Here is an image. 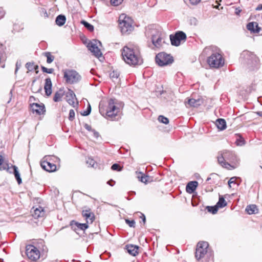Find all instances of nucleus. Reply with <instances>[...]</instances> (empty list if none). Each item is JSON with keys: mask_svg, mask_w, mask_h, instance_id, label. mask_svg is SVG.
<instances>
[{"mask_svg": "<svg viewBox=\"0 0 262 262\" xmlns=\"http://www.w3.org/2000/svg\"><path fill=\"white\" fill-rule=\"evenodd\" d=\"M26 67L29 71H32L33 70L38 69V66L34 65L33 63L27 62L26 64Z\"/></svg>", "mask_w": 262, "mask_h": 262, "instance_id": "nucleus-34", "label": "nucleus"}, {"mask_svg": "<svg viewBox=\"0 0 262 262\" xmlns=\"http://www.w3.org/2000/svg\"><path fill=\"white\" fill-rule=\"evenodd\" d=\"M26 253L27 257L33 261H36L40 257L39 251L33 245H28L26 246Z\"/></svg>", "mask_w": 262, "mask_h": 262, "instance_id": "nucleus-9", "label": "nucleus"}, {"mask_svg": "<svg viewBox=\"0 0 262 262\" xmlns=\"http://www.w3.org/2000/svg\"><path fill=\"white\" fill-rule=\"evenodd\" d=\"M206 209L208 212H211L212 214H215L217 213L219 208L215 205L214 206H207Z\"/></svg>", "mask_w": 262, "mask_h": 262, "instance_id": "nucleus-35", "label": "nucleus"}, {"mask_svg": "<svg viewBox=\"0 0 262 262\" xmlns=\"http://www.w3.org/2000/svg\"><path fill=\"white\" fill-rule=\"evenodd\" d=\"M87 110H90V112H91V106L90 105L89 106V107H88Z\"/></svg>", "mask_w": 262, "mask_h": 262, "instance_id": "nucleus-58", "label": "nucleus"}, {"mask_svg": "<svg viewBox=\"0 0 262 262\" xmlns=\"http://www.w3.org/2000/svg\"><path fill=\"white\" fill-rule=\"evenodd\" d=\"M198 185V183L197 181H190L189 182L186 187V191L189 193H193Z\"/></svg>", "mask_w": 262, "mask_h": 262, "instance_id": "nucleus-24", "label": "nucleus"}, {"mask_svg": "<svg viewBox=\"0 0 262 262\" xmlns=\"http://www.w3.org/2000/svg\"><path fill=\"white\" fill-rule=\"evenodd\" d=\"M214 177L217 178V176L216 174H211L210 175V176L207 179L206 182H208V183H210V184H211V183H213V184L215 183V182L214 181H213L212 182H209V181L212 179V178L213 179V180L214 179V178H213Z\"/></svg>", "mask_w": 262, "mask_h": 262, "instance_id": "nucleus-43", "label": "nucleus"}, {"mask_svg": "<svg viewBox=\"0 0 262 262\" xmlns=\"http://www.w3.org/2000/svg\"><path fill=\"white\" fill-rule=\"evenodd\" d=\"M41 70L43 72L51 74L54 72V69L52 68L48 69L43 66H41Z\"/></svg>", "mask_w": 262, "mask_h": 262, "instance_id": "nucleus-39", "label": "nucleus"}, {"mask_svg": "<svg viewBox=\"0 0 262 262\" xmlns=\"http://www.w3.org/2000/svg\"><path fill=\"white\" fill-rule=\"evenodd\" d=\"M236 143L237 145H243L244 144V140L240 137L239 139H237Z\"/></svg>", "mask_w": 262, "mask_h": 262, "instance_id": "nucleus-45", "label": "nucleus"}, {"mask_svg": "<svg viewBox=\"0 0 262 262\" xmlns=\"http://www.w3.org/2000/svg\"><path fill=\"white\" fill-rule=\"evenodd\" d=\"M156 62L161 67L171 64L173 62V58L170 55L165 52L159 53L155 58Z\"/></svg>", "mask_w": 262, "mask_h": 262, "instance_id": "nucleus-6", "label": "nucleus"}, {"mask_svg": "<svg viewBox=\"0 0 262 262\" xmlns=\"http://www.w3.org/2000/svg\"><path fill=\"white\" fill-rule=\"evenodd\" d=\"M242 11V9L240 7H236L235 8V14L239 16L241 12Z\"/></svg>", "mask_w": 262, "mask_h": 262, "instance_id": "nucleus-46", "label": "nucleus"}, {"mask_svg": "<svg viewBox=\"0 0 262 262\" xmlns=\"http://www.w3.org/2000/svg\"><path fill=\"white\" fill-rule=\"evenodd\" d=\"M75 110H71L69 112V117H68L70 121H73L75 118Z\"/></svg>", "mask_w": 262, "mask_h": 262, "instance_id": "nucleus-40", "label": "nucleus"}, {"mask_svg": "<svg viewBox=\"0 0 262 262\" xmlns=\"http://www.w3.org/2000/svg\"><path fill=\"white\" fill-rule=\"evenodd\" d=\"M170 39L172 45L178 46L180 45L181 41L186 40V35L182 31H178L174 35H170Z\"/></svg>", "mask_w": 262, "mask_h": 262, "instance_id": "nucleus-11", "label": "nucleus"}, {"mask_svg": "<svg viewBox=\"0 0 262 262\" xmlns=\"http://www.w3.org/2000/svg\"><path fill=\"white\" fill-rule=\"evenodd\" d=\"M121 55L124 61L129 65L135 66L143 63L139 48L130 43L122 49Z\"/></svg>", "mask_w": 262, "mask_h": 262, "instance_id": "nucleus-2", "label": "nucleus"}, {"mask_svg": "<svg viewBox=\"0 0 262 262\" xmlns=\"http://www.w3.org/2000/svg\"><path fill=\"white\" fill-rule=\"evenodd\" d=\"M138 180L142 183L147 184L152 181V178L141 172H136Z\"/></svg>", "mask_w": 262, "mask_h": 262, "instance_id": "nucleus-17", "label": "nucleus"}, {"mask_svg": "<svg viewBox=\"0 0 262 262\" xmlns=\"http://www.w3.org/2000/svg\"><path fill=\"white\" fill-rule=\"evenodd\" d=\"M52 83L51 80L50 78H47L45 79V83L44 85V89L47 96H49L51 95Z\"/></svg>", "mask_w": 262, "mask_h": 262, "instance_id": "nucleus-19", "label": "nucleus"}, {"mask_svg": "<svg viewBox=\"0 0 262 262\" xmlns=\"http://www.w3.org/2000/svg\"><path fill=\"white\" fill-rule=\"evenodd\" d=\"M90 110H86L85 111H84L82 113H81V115L83 116H88L90 114Z\"/></svg>", "mask_w": 262, "mask_h": 262, "instance_id": "nucleus-52", "label": "nucleus"}, {"mask_svg": "<svg viewBox=\"0 0 262 262\" xmlns=\"http://www.w3.org/2000/svg\"><path fill=\"white\" fill-rule=\"evenodd\" d=\"M217 158L218 163L223 167L228 170H232L236 168V166L229 163L236 160L235 155L232 151L227 150L221 151L219 152Z\"/></svg>", "mask_w": 262, "mask_h": 262, "instance_id": "nucleus-3", "label": "nucleus"}, {"mask_svg": "<svg viewBox=\"0 0 262 262\" xmlns=\"http://www.w3.org/2000/svg\"><path fill=\"white\" fill-rule=\"evenodd\" d=\"M202 102V101L200 99H188L187 103H186V106L187 107H197L201 105Z\"/></svg>", "mask_w": 262, "mask_h": 262, "instance_id": "nucleus-20", "label": "nucleus"}, {"mask_svg": "<svg viewBox=\"0 0 262 262\" xmlns=\"http://www.w3.org/2000/svg\"><path fill=\"white\" fill-rule=\"evenodd\" d=\"M5 12L4 9L2 8H0V19L2 18L5 15Z\"/></svg>", "mask_w": 262, "mask_h": 262, "instance_id": "nucleus-47", "label": "nucleus"}, {"mask_svg": "<svg viewBox=\"0 0 262 262\" xmlns=\"http://www.w3.org/2000/svg\"><path fill=\"white\" fill-rule=\"evenodd\" d=\"M31 107L33 113H35L37 115H41L45 112V107L43 105H39L37 103H33L31 105Z\"/></svg>", "mask_w": 262, "mask_h": 262, "instance_id": "nucleus-18", "label": "nucleus"}, {"mask_svg": "<svg viewBox=\"0 0 262 262\" xmlns=\"http://www.w3.org/2000/svg\"><path fill=\"white\" fill-rule=\"evenodd\" d=\"M215 8L217 9L219 8V6H216L215 7H214Z\"/></svg>", "mask_w": 262, "mask_h": 262, "instance_id": "nucleus-61", "label": "nucleus"}, {"mask_svg": "<svg viewBox=\"0 0 262 262\" xmlns=\"http://www.w3.org/2000/svg\"><path fill=\"white\" fill-rule=\"evenodd\" d=\"M150 34L151 35L152 42L153 45L158 48H160L162 46L164 42L162 32L156 28L154 25L149 27Z\"/></svg>", "mask_w": 262, "mask_h": 262, "instance_id": "nucleus-5", "label": "nucleus"}, {"mask_svg": "<svg viewBox=\"0 0 262 262\" xmlns=\"http://www.w3.org/2000/svg\"><path fill=\"white\" fill-rule=\"evenodd\" d=\"M55 21L58 26H61L66 22V16L63 15H59L56 17Z\"/></svg>", "mask_w": 262, "mask_h": 262, "instance_id": "nucleus-31", "label": "nucleus"}, {"mask_svg": "<svg viewBox=\"0 0 262 262\" xmlns=\"http://www.w3.org/2000/svg\"><path fill=\"white\" fill-rule=\"evenodd\" d=\"M158 120L159 122L165 124H167L169 123L168 119L162 115H160L159 116Z\"/></svg>", "mask_w": 262, "mask_h": 262, "instance_id": "nucleus-37", "label": "nucleus"}, {"mask_svg": "<svg viewBox=\"0 0 262 262\" xmlns=\"http://www.w3.org/2000/svg\"><path fill=\"white\" fill-rule=\"evenodd\" d=\"M126 249L130 255L136 256L139 253V247L134 245H128L126 246Z\"/></svg>", "mask_w": 262, "mask_h": 262, "instance_id": "nucleus-23", "label": "nucleus"}, {"mask_svg": "<svg viewBox=\"0 0 262 262\" xmlns=\"http://www.w3.org/2000/svg\"><path fill=\"white\" fill-rule=\"evenodd\" d=\"M136 214L138 215L142 219V220L143 222V224H145V222H146V218H145V216L144 215V214L141 212H137Z\"/></svg>", "mask_w": 262, "mask_h": 262, "instance_id": "nucleus-44", "label": "nucleus"}, {"mask_svg": "<svg viewBox=\"0 0 262 262\" xmlns=\"http://www.w3.org/2000/svg\"><path fill=\"white\" fill-rule=\"evenodd\" d=\"M45 214V211L43 208L41 207H39L38 208H36L34 210V212L32 213V216L35 219H40L43 217Z\"/></svg>", "mask_w": 262, "mask_h": 262, "instance_id": "nucleus-21", "label": "nucleus"}, {"mask_svg": "<svg viewBox=\"0 0 262 262\" xmlns=\"http://www.w3.org/2000/svg\"><path fill=\"white\" fill-rule=\"evenodd\" d=\"M64 92L62 90H60L56 92L54 96L53 100L55 102H58L61 100V98L64 95Z\"/></svg>", "mask_w": 262, "mask_h": 262, "instance_id": "nucleus-30", "label": "nucleus"}, {"mask_svg": "<svg viewBox=\"0 0 262 262\" xmlns=\"http://www.w3.org/2000/svg\"><path fill=\"white\" fill-rule=\"evenodd\" d=\"M247 29L253 33H258L260 28L258 27L256 22H250L247 25Z\"/></svg>", "mask_w": 262, "mask_h": 262, "instance_id": "nucleus-22", "label": "nucleus"}, {"mask_svg": "<svg viewBox=\"0 0 262 262\" xmlns=\"http://www.w3.org/2000/svg\"><path fill=\"white\" fill-rule=\"evenodd\" d=\"M67 101L77 111L78 106V101L74 93L70 89L67 92Z\"/></svg>", "mask_w": 262, "mask_h": 262, "instance_id": "nucleus-13", "label": "nucleus"}, {"mask_svg": "<svg viewBox=\"0 0 262 262\" xmlns=\"http://www.w3.org/2000/svg\"><path fill=\"white\" fill-rule=\"evenodd\" d=\"M40 166L43 169L49 172H54L56 170L57 167L55 163H49L41 161Z\"/></svg>", "mask_w": 262, "mask_h": 262, "instance_id": "nucleus-16", "label": "nucleus"}, {"mask_svg": "<svg viewBox=\"0 0 262 262\" xmlns=\"http://www.w3.org/2000/svg\"><path fill=\"white\" fill-rule=\"evenodd\" d=\"M63 78H66V71H63Z\"/></svg>", "mask_w": 262, "mask_h": 262, "instance_id": "nucleus-57", "label": "nucleus"}, {"mask_svg": "<svg viewBox=\"0 0 262 262\" xmlns=\"http://www.w3.org/2000/svg\"><path fill=\"white\" fill-rule=\"evenodd\" d=\"M110 76H111V77L112 78H117L118 77V74L117 73H115L114 72H113V73H111Z\"/></svg>", "mask_w": 262, "mask_h": 262, "instance_id": "nucleus-51", "label": "nucleus"}, {"mask_svg": "<svg viewBox=\"0 0 262 262\" xmlns=\"http://www.w3.org/2000/svg\"><path fill=\"white\" fill-rule=\"evenodd\" d=\"M98 44L100 45L101 42L99 41L95 40L89 42L87 47L96 57H99L101 56L102 53L97 46Z\"/></svg>", "mask_w": 262, "mask_h": 262, "instance_id": "nucleus-14", "label": "nucleus"}, {"mask_svg": "<svg viewBox=\"0 0 262 262\" xmlns=\"http://www.w3.org/2000/svg\"><path fill=\"white\" fill-rule=\"evenodd\" d=\"M0 170H6L8 172L10 173H12L11 171H10V166L9 164L7 163H4V159L2 156L0 155Z\"/></svg>", "mask_w": 262, "mask_h": 262, "instance_id": "nucleus-29", "label": "nucleus"}, {"mask_svg": "<svg viewBox=\"0 0 262 262\" xmlns=\"http://www.w3.org/2000/svg\"><path fill=\"white\" fill-rule=\"evenodd\" d=\"M227 205V202L225 201V199L223 198V196H220L219 200L217 203L216 204V206L219 208H222L225 206H226Z\"/></svg>", "mask_w": 262, "mask_h": 262, "instance_id": "nucleus-32", "label": "nucleus"}, {"mask_svg": "<svg viewBox=\"0 0 262 262\" xmlns=\"http://www.w3.org/2000/svg\"><path fill=\"white\" fill-rule=\"evenodd\" d=\"M125 222L128 225V226L130 227H135L136 223L134 220H129L128 219L125 220Z\"/></svg>", "mask_w": 262, "mask_h": 262, "instance_id": "nucleus-42", "label": "nucleus"}, {"mask_svg": "<svg viewBox=\"0 0 262 262\" xmlns=\"http://www.w3.org/2000/svg\"><path fill=\"white\" fill-rule=\"evenodd\" d=\"M121 112V109L118 106V104L113 99H110L108 105L105 110L106 115L111 118H115Z\"/></svg>", "mask_w": 262, "mask_h": 262, "instance_id": "nucleus-7", "label": "nucleus"}, {"mask_svg": "<svg viewBox=\"0 0 262 262\" xmlns=\"http://www.w3.org/2000/svg\"><path fill=\"white\" fill-rule=\"evenodd\" d=\"M70 226H71L72 229L75 231L79 230L85 231L89 227L88 223H79L75 221H72L71 222Z\"/></svg>", "mask_w": 262, "mask_h": 262, "instance_id": "nucleus-15", "label": "nucleus"}, {"mask_svg": "<svg viewBox=\"0 0 262 262\" xmlns=\"http://www.w3.org/2000/svg\"><path fill=\"white\" fill-rule=\"evenodd\" d=\"M41 161L49 163H55L59 161V159L54 156L46 155L43 157Z\"/></svg>", "mask_w": 262, "mask_h": 262, "instance_id": "nucleus-26", "label": "nucleus"}, {"mask_svg": "<svg viewBox=\"0 0 262 262\" xmlns=\"http://www.w3.org/2000/svg\"><path fill=\"white\" fill-rule=\"evenodd\" d=\"M207 63L211 69H219L224 65L225 59L221 50L215 46H210L204 48L202 55H209Z\"/></svg>", "mask_w": 262, "mask_h": 262, "instance_id": "nucleus-1", "label": "nucleus"}, {"mask_svg": "<svg viewBox=\"0 0 262 262\" xmlns=\"http://www.w3.org/2000/svg\"><path fill=\"white\" fill-rule=\"evenodd\" d=\"M123 0H111V4L115 6H117L120 5Z\"/></svg>", "mask_w": 262, "mask_h": 262, "instance_id": "nucleus-41", "label": "nucleus"}, {"mask_svg": "<svg viewBox=\"0 0 262 262\" xmlns=\"http://www.w3.org/2000/svg\"><path fill=\"white\" fill-rule=\"evenodd\" d=\"M190 3L192 5H196L199 4L201 0H189Z\"/></svg>", "mask_w": 262, "mask_h": 262, "instance_id": "nucleus-48", "label": "nucleus"}, {"mask_svg": "<svg viewBox=\"0 0 262 262\" xmlns=\"http://www.w3.org/2000/svg\"><path fill=\"white\" fill-rule=\"evenodd\" d=\"M45 56L47 57V62L48 63H51L54 59V56H53L50 52H45L43 53Z\"/></svg>", "mask_w": 262, "mask_h": 262, "instance_id": "nucleus-33", "label": "nucleus"}, {"mask_svg": "<svg viewBox=\"0 0 262 262\" xmlns=\"http://www.w3.org/2000/svg\"><path fill=\"white\" fill-rule=\"evenodd\" d=\"M85 127L86 129H88V130H92V128H91V126L88 125V124H86L85 125Z\"/></svg>", "mask_w": 262, "mask_h": 262, "instance_id": "nucleus-54", "label": "nucleus"}, {"mask_svg": "<svg viewBox=\"0 0 262 262\" xmlns=\"http://www.w3.org/2000/svg\"><path fill=\"white\" fill-rule=\"evenodd\" d=\"M208 247L209 244L207 242L200 241L197 244L195 249V257L198 260L205 257L208 252Z\"/></svg>", "mask_w": 262, "mask_h": 262, "instance_id": "nucleus-8", "label": "nucleus"}, {"mask_svg": "<svg viewBox=\"0 0 262 262\" xmlns=\"http://www.w3.org/2000/svg\"><path fill=\"white\" fill-rule=\"evenodd\" d=\"M81 214L82 217L84 218L86 223H88V225L92 224L95 220V215L94 212L88 207H85L83 208Z\"/></svg>", "mask_w": 262, "mask_h": 262, "instance_id": "nucleus-12", "label": "nucleus"}, {"mask_svg": "<svg viewBox=\"0 0 262 262\" xmlns=\"http://www.w3.org/2000/svg\"><path fill=\"white\" fill-rule=\"evenodd\" d=\"M10 95H11V97L12 96V91H10V94H9Z\"/></svg>", "mask_w": 262, "mask_h": 262, "instance_id": "nucleus-60", "label": "nucleus"}, {"mask_svg": "<svg viewBox=\"0 0 262 262\" xmlns=\"http://www.w3.org/2000/svg\"><path fill=\"white\" fill-rule=\"evenodd\" d=\"M12 169L13 170V173L14 174L15 178L16 180H17V182L18 184H20L22 183L21 179L20 176V174L19 173V171L18 170V168L15 165H11L10 167V171L12 172L11 169Z\"/></svg>", "mask_w": 262, "mask_h": 262, "instance_id": "nucleus-25", "label": "nucleus"}, {"mask_svg": "<svg viewBox=\"0 0 262 262\" xmlns=\"http://www.w3.org/2000/svg\"><path fill=\"white\" fill-rule=\"evenodd\" d=\"M118 23L123 34H129L134 29L133 19L125 14H121L119 16Z\"/></svg>", "mask_w": 262, "mask_h": 262, "instance_id": "nucleus-4", "label": "nucleus"}, {"mask_svg": "<svg viewBox=\"0 0 262 262\" xmlns=\"http://www.w3.org/2000/svg\"><path fill=\"white\" fill-rule=\"evenodd\" d=\"M249 53L248 52H247V51H245L244 52H243V53L241 55V58H244L246 56H249Z\"/></svg>", "mask_w": 262, "mask_h": 262, "instance_id": "nucleus-49", "label": "nucleus"}, {"mask_svg": "<svg viewBox=\"0 0 262 262\" xmlns=\"http://www.w3.org/2000/svg\"><path fill=\"white\" fill-rule=\"evenodd\" d=\"M20 66V65L18 64V62H17L16 63V69H15V74L17 72V71H18V69L19 68Z\"/></svg>", "mask_w": 262, "mask_h": 262, "instance_id": "nucleus-53", "label": "nucleus"}, {"mask_svg": "<svg viewBox=\"0 0 262 262\" xmlns=\"http://www.w3.org/2000/svg\"><path fill=\"white\" fill-rule=\"evenodd\" d=\"M111 169L113 170L120 171L122 169V167H121L119 164L116 163L112 165Z\"/></svg>", "mask_w": 262, "mask_h": 262, "instance_id": "nucleus-38", "label": "nucleus"}, {"mask_svg": "<svg viewBox=\"0 0 262 262\" xmlns=\"http://www.w3.org/2000/svg\"><path fill=\"white\" fill-rule=\"evenodd\" d=\"M246 211L249 214H256L258 212V209L256 205L252 204L248 205Z\"/></svg>", "mask_w": 262, "mask_h": 262, "instance_id": "nucleus-27", "label": "nucleus"}, {"mask_svg": "<svg viewBox=\"0 0 262 262\" xmlns=\"http://www.w3.org/2000/svg\"><path fill=\"white\" fill-rule=\"evenodd\" d=\"M11 98L10 97L9 100H8V101L7 102L8 103H10V102L11 101Z\"/></svg>", "mask_w": 262, "mask_h": 262, "instance_id": "nucleus-59", "label": "nucleus"}, {"mask_svg": "<svg viewBox=\"0 0 262 262\" xmlns=\"http://www.w3.org/2000/svg\"><path fill=\"white\" fill-rule=\"evenodd\" d=\"M232 183H235V179H234V178H231L229 181H228V185L230 187H231V184Z\"/></svg>", "mask_w": 262, "mask_h": 262, "instance_id": "nucleus-50", "label": "nucleus"}, {"mask_svg": "<svg viewBox=\"0 0 262 262\" xmlns=\"http://www.w3.org/2000/svg\"><path fill=\"white\" fill-rule=\"evenodd\" d=\"M256 10H262V4L259 5L256 9Z\"/></svg>", "mask_w": 262, "mask_h": 262, "instance_id": "nucleus-56", "label": "nucleus"}, {"mask_svg": "<svg viewBox=\"0 0 262 262\" xmlns=\"http://www.w3.org/2000/svg\"><path fill=\"white\" fill-rule=\"evenodd\" d=\"M81 79L80 75L74 70L67 71V83L75 84Z\"/></svg>", "mask_w": 262, "mask_h": 262, "instance_id": "nucleus-10", "label": "nucleus"}, {"mask_svg": "<svg viewBox=\"0 0 262 262\" xmlns=\"http://www.w3.org/2000/svg\"><path fill=\"white\" fill-rule=\"evenodd\" d=\"M81 23L84 25V26L90 31L92 32L94 30V27L93 25L88 23V22L83 20L81 21Z\"/></svg>", "mask_w": 262, "mask_h": 262, "instance_id": "nucleus-36", "label": "nucleus"}, {"mask_svg": "<svg viewBox=\"0 0 262 262\" xmlns=\"http://www.w3.org/2000/svg\"><path fill=\"white\" fill-rule=\"evenodd\" d=\"M215 124L217 127L221 130L226 128V122L224 119H217Z\"/></svg>", "mask_w": 262, "mask_h": 262, "instance_id": "nucleus-28", "label": "nucleus"}, {"mask_svg": "<svg viewBox=\"0 0 262 262\" xmlns=\"http://www.w3.org/2000/svg\"><path fill=\"white\" fill-rule=\"evenodd\" d=\"M94 136L96 138H98L99 136V133L95 130H94Z\"/></svg>", "mask_w": 262, "mask_h": 262, "instance_id": "nucleus-55", "label": "nucleus"}]
</instances>
